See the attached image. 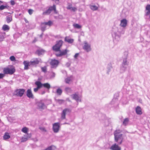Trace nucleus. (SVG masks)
<instances>
[{"label":"nucleus","instance_id":"f257e3e1","mask_svg":"<svg viewBox=\"0 0 150 150\" xmlns=\"http://www.w3.org/2000/svg\"><path fill=\"white\" fill-rule=\"evenodd\" d=\"M114 134L115 141L117 142L119 140H120V141L119 142L118 144H121L123 140L122 134L121 133V131L120 130H115L114 132Z\"/></svg>","mask_w":150,"mask_h":150},{"label":"nucleus","instance_id":"f03ea898","mask_svg":"<svg viewBox=\"0 0 150 150\" xmlns=\"http://www.w3.org/2000/svg\"><path fill=\"white\" fill-rule=\"evenodd\" d=\"M125 28H116L113 30V32L115 36H119L121 34H123L125 33Z\"/></svg>","mask_w":150,"mask_h":150},{"label":"nucleus","instance_id":"7ed1b4c3","mask_svg":"<svg viewBox=\"0 0 150 150\" xmlns=\"http://www.w3.org/2000/svg\"><path fill=\"white\" fill-rule=\"evenodd\" d=\"M54 11V13H57L56 6L54 4L52 6L50 7L47 10L43 12V15H49L51 13V11Z\"/></svg>","mask_w":150,"mask_h":150},{"label":"nucleus","instance_id":"20e7f679","mask_svg":"<svg viewBox=\"0 0 150 150\" xmlns=\"http://www.w3.org/2000/svg\"><path fill=\"white\" fill-rule=\"evenodd\" d=\"M63 42L61 40H59L57 42L56 44L52 47L53 50L56 51L58 52L60 50V48L63 44Z\"/></svg>","mask_w":150,"mask_h":150},{"label":"nucleus","instance_id":"39448f33","mask_svg":"<svg viewBox=\"0 0 150 150\" xmlns=\"http://www.w3.org/2000/svg\"><path fill=\"white\" fill-rule=\"evenodd\" d=\"M37 108L40 110H42L47 108L46 105L43 102L42 100H40L38 101L36 103Z\"/></svg>","mask_w":150,"mask_h":150},{"label":"nucleus","instance_id":"423d86ee","mask_svg":"<svg viewBox=\"0 0 150 150\" xmlns=\"http://www.w3.org/2000/svg\"><path fill=\"white\" fill-rule=\"evenodd\" d=\"M15 71V69L14 68H10L8 67L4 68L3 70L4 74L12 75Z\"/></svg>","mask_w":150,"mask_h":150},{"label":"nucleus","instance_id":"0eeeda50","mask_svg":"<svg viewBox=\"0 0 150 150\" xmlns=\"http://www.w3.org/2000/svg\"><path fill=\"white\" fill-rule=\"evenodd\" d=\"M60 127L59 122L55 123L53 125L52 129L55 133H58Z\"/></svg>","mask_w":150,"mask_h":150},{"label":"nucleus","instance_id":"6e6552de","mask_svg":"<svg viewBox=\"0 0 150 150\" xmlns=\"http://www.w3.org/2000/svg\"><path fill=\"white\" fill-rule=\"evenodd\" d=\"M59 63L58 60L55 59H52L50 62L51 67L52 68L55 69L58 66Z\"/></svg>","mask_w":150,"mask_h":150},{"label":"nucleus","instance_id":"1a4fd4ad","mask_svg":"<svg viewBox=\"0 0 150 150\" xmlns=\"http://www.w3.org/2000/svg\"><path fill=\"white\" fill-rule=\"evenodd\" d=\"M71 112V110L69 108H66L64 109L61 114V118L62 120H64L66 118V115L67 112Z\"/></svg>","mask_w":150,"mask_h":150},{"label":"nucleus","instance_id":"9d476101","mask_svg":"<svg viewBox=\"0 0 150 150\" xmlns=\"http://www.w3.org/2000/svg\"><path fill=\"white\" fill-rule=\"evenodd\" d=\"M68 51V50L67 49L62 51H61L60 50V51H58V52H59V53H56L55 54L57 57H60L62 56L65 55L67 54Z\"/></svg>","mask_w":150,"mask_h":150},{"label":"nucleus","instance_id":"9b49d317","mask_svg":"<svg viewBox=\"0 0 150 150\" xmlns=\"http://www.w3.org/2000/svg\"><path fill=\"white\" fill-rule=\"evenodd\" d=\"M25 91V90L24 89H19L16 90L15 91V92L17 96L21 97L23 96Z\"/></svg>","mask_w":150,"mask_h":150},{"label":"nucleus","instance_id":"f8f14e48","mask_svg":"<svg viewBox=\"0 0 150 150\" xmlns=\"http://www.w3.org/2000/svg\"><path fill=\"white\" fill-rule=\"evenodd\" d=\"M41 59H40L35 58L33 60L31 61L30 62V64L31 65H35L38 64L40 62H41Z\"/></svg>","mask_w":150,"mask_h":150},{"label":"nucleus","instance_id":"ddd939ff","mask_svg":"<svg viewBox=\"0 0 150 150\" xmlns=\"http://www.w3.org/2000/svg\"><path fill=\"white\" fill-rule=\"evenodd\" d=\"M127 24V21L125 18L123 19L120 21V25L121 27L125 28Z\"/></svg>","mask_w":150,"mask_h":150},{"label":"nucleus","instance_id":"4468645a","mask_svg":"<svg viewBox=\"0 0 150 150\" xmlns=\"http://www.w3.org/2000/svg\"><path fill=\"white\" fill-rule=\"evenodd\" d=\"M71 96L73 99L76 100L77 102L81 101V99L79 97L78 94L75 93L71 95Z\"/></svg>","mask_w":150,"mask_h":150},{"label":"nucleus","instance_id":"2eb2a0df","mask_svg":"<svg viewBox=\"0 0 150 150\" xmlns=\"http://www.w3.org/2000/svg\"><path fill=\"white\" fill-rule=\"evenodd\" d=\"M83 48L87 52H88L91 50L90 45L86 42H84V45L83 47Z\"/></svg>","mask_w":150,"mask_h":150},{"label":"nucleus","instance_id":"dca6fc26","mask_svg":"<svg viewBox=\"0 0 150 150\" xmlns=\"http://www.w3.org/2000/svg\"><path fill=\"white\" fill-rule=\"evenodd\" d=\"M128 55V53L127 52H125L124 53L125 57L123 59V62L122 63V65L126 66L127 65V56Z\"/></svg>","mask_w":150,"mask_h":150},{"label":"nucleus","instance_id":"f3484780","mask_svg":"<svg viewBox=\"0 0 150 150\" xmlns=\"http://www.w3.org/2000/svg\"><path fill=\"white\" fill-rule=\"evenodd\" d=\"M110 149L112 150H120L121 148L116 144H115L111 146Z\"/></svg>","mask_w":150,"mask_h":150},{"label":"nucleus","instance_id":"a211bd4d","mask_svg":"<svg viewBox=\"0 0 150 150\" xmlns=\"http://www.w3.org/2000/svg\"><path fill=\"white\" fill-rule=\"evenodd\" d=\"M74 79V77L72 76H71L66 78L65 79V82L67 84H69L70 82L72 81Z\"/></svg>","mask_w":150,"mask_h":150},{"label":"nucleus","instance_id":"6ab92c4d","mask_svg":"<svg viewBox=\"0 0 150 150\" xmlns=\"http://www.w3.org/2000/svg\"><path fill=\"white\" fill-rule=\"evenodd\" d=\"M26 95L27 96L30 98H33V95L32 93L31 90L28 89L27 91Z\"/></svg>","mask_w":150,"mask_h":150},{"label":"nucleus","instance_id":"aec40b11","mask_svg":"<svg viewBox=\"0 0 150 150\" xmlns=\"http://www.w3.org/2000/svg\"><path fill=\"white\" fill-rule=\"evenodd\" d=\"M136 113L139 115H141L142 114V112L141 107L139 106H137L135 109Z\"/></svg>","mask_w":150,"mask_h":150},{"label":"nucleus","instance_id":"412c9836","mask_svg":"<svg viewBox=\"0 0 150 150\" xmlns=\"http://www.w3.org/2000/svg\"><path fill=\"white\" fill-rule=\"evenodd\" d=\"M64 41L69 43H72L74 42V40L72 39L69 38V37H66L64 39Z\"/></svg>","mask_w":150,"mask_h":150},{"label":"nucleus","instance_id":"4be33fe9","mask_svg":"<svg viewBox=\"0 0 150 150\" xmlns=\"http://www.w3.org/2000/svg\"><path fill=\"white\" fill-rule=\"evenodd\" d=\"M23 63L25 66L24 68L25 69H28V66L31 65L30 64V62H29L27 61H24Z\"/></svg>","mask_w":150,"mask_h":150},{"label":"nucleus","instance_id":"5701e85b","mask_svg":"<svg viewBox=\"0 0 150 150\" xmlns=\"http://www.w3.org/2000/svg\"><path fill=\"white\" fill-rule=\"evenodd\" d=\"M127 68L126 66L123 65H122L120 67V73H123L125 71Z\"/></svg>","mask_w":150,"mask_h":150},{"label":"nucleus","instance_id":"b1692460","mask_svg":"<svg viewBox=\"0 0 150 150\" xmlns=\"http://www.w3.org/2000/svg\"><path fill=\"white\" fill-rule=\"evenodd\" d=\"M35 84L37 86V87L38 88H40L43 86V84L40 81H37L35 83Z\"/></svg>","mask_w":150,"mask_h":150},{"label":"nucleus","instance_id":"393cba45","mask_svg":"<svg viewBox=\"0 0 150 150\" xmlns=\"http://www.w3.org/2000/svg\"><path fill=\"white\" fill-rule=\"evenodd\" d=\"M41 30L43 32L46 29V26L45 25L44 23H42L41 24Z\"/></svg>","mask_w":150,"mask_h":150},{"label":"nucleus","instance_id":"a878e982","mask_svg":"<svg viewBox=\"0 0 150 150\" xmlns=\"http://www.w3.org/2000/svg\"><path fill=\"white\" fill-rule=\"evenodd\" d=\"M112 67L111 64H109L108 65L107 67V73L108 74L109 72L111 71V69H112Z\"/></svg>","mask_w":150,"mask_h":150},{"label":"nucleus","instance_id":"bb28decb","mask_svg":"<svg viewBox=\"0 0 150 150\" xmlns=\"http://www.w3.org/2000/svg\"><path fill=\"white\" fill-rule=\"evenodd\" d=\"M10 137V136L8 133H6L3 136L4 139L6 140L9 139Z\"/></svg>","mask_w":150,"mask_h":150},{"label":"nucleus","instance_id":"cd10ccee","mask_svg":"<svg viewBox=\"0 0 150 150\" xmlns=\"http://www.w3.org/2000/svg\"><path fill=\"white\" fill-rule=\"evenodd\" d=\"M129 121V119L128 118H126L124 120L122 124L126 126L128 124Z\"/></svg>","mask_w":150,"mask_h":150},{"label":"nucleus","instance_id":"c85d7f7f","mask_svg":"<svg viewBox=\"0 0 150 150\" xmlns=\"http://www.w3.org/2000/svg\"><path fill=\"white\" fill-rule=\"evenodd\" d=\"M36 52L38 55H40L44 53V51L42 50H37Z\"/></svg>","mask_w":150,"mask_h":150},{"label":"nucleus","instance_id":"c756f323","mask_svg":"<svg viewBox=\"0 0 150 150\" xmlns=\"http://www.w3.org/2000/svg\"><path fill=\"white\" fill-rule=\"evenodd\" d=\"M2 29L4 31L8 30L9 29V28L8 25H4L3 26Z\"/></svg>","mask_w":150,"mask_h":150},{"label":"nucleus","instance_id":"7c9ffc66","mask_svg":"<svg viewBox=\"0 0 150 150\" xmlns=\"http://www.w3.org/2000/svg\"><path fill=\"white\" fill-rule=\"evenodd\" d=\"M42 86H44L45 88H46L48 89H49L50 88V85L48 83H45L43 84Z\"/></svg>","mask_w":150,"mask_h":150},{"label":"nucleus","instance_id":"2f4dec72","mask_svg":"<svg viewBox=\"0 0 150 150\" xmlns=\"http://www.w3.org/2000/svg\"><path fill=\"white\" fill-rule=\"evenodd\" d=\"M90 8L93 11H96L98 10V7L95 5H90Z\"/></svg>","mask_w":150,"mask_h":150},{"label":"nucleus","instance_id":"473e14b6","mask_svg":"<svg viewBox=\"0 0 150 150\" xmlns=\"http://www.w3.org/2000/svg\"><path fill=\"white\" fill-rule=\"evenodd\" d=\"M9 7L8 6H4L2 5L0 6V10H2L5 8L8 9Z\"/></svg>","mask_w":150,"mask_h":150},{"label":"nucleus","instance_id":"72a5a7b5","mask_svg":"<svg viewBox=\"0 0 150 150\" xmlns=\"http://www.w3.org/2000/svg\"><path fill=\"white\" fill-rule=\"evenodd\" d=\"M73 26L75 28L77 29H80L81 28V26L79 24L76 23H75L73 24Z\"/></svg>","mask_w":150,"mask_h":150},{"label":"nucleus","instance_id":"f704fd0d","mask_svg":"<svg viewBox=\"0 0 150 150\" xmlns=\"http://www.w3.org/2000/svg\"><path fill=\"white\" fill-rule=\"evenodd\" d=\"M28 139V136H26L25 137H23L21 139V142H26Z\"/></svg>","mask_w":150,"mask_h":150},{"label":"nucleus","instance_id":"c9c22d12","mask_svg":"<svg viewBox=\"0 0 150 150\" xmlns=\"http://www.w3.org/2000/svg\"><path fill=\"white\" fill-rule=\"evenodd\" d=\"M65 90L67 93H71L72 91L71 88L69 87H66L65 89Z\"/></svg>","mask_w":150,"mask_h":150},{"label":"nucleus","instance_id":"e433bc0d","mask_svg":"<svg viewBox=\"0 0 150 150\" xmlns=\"http://www.w3.org/2000/svg\"><path fill=\"white\" fill-rule=\"evenodd\" d=\"M45 25L50 26L52 24V22L50 21H49L48 22H43Z\"/></svg>","mask_w":150,"mask_h":150},{"label":"nucleus","instance_id":"4c0bfd02","mask_svg":"<svg viewBox=\"0 0 150 150\" xmlns=\"http://www.w3.org/2000/svg\"><path fill=\"white\" fill-rule=\"evenodd\" d=\"M56 93L58 95H60L62 93V91L60 88H58L57 90Z\"/></svg>","mask_w":150,"mask_h":150},{"label":"nucleus","instance_id":"58836bf2","mask_svg":"<svg viewBox=\"0 0 150 150\" xmlns=\"http://www.w3.org/2000/svg\"><path fill=\"white\" fill-rule=\"evenodd\" d=\"M12 20V18L11 17L7 16L6 17V21L8 23L11 22Z\"/></svg>","mask_w":150,"mask_h":150},{"label":"nucleus","instance_id":"ea45409f","mask_svg":"<svg viewBox=\"0 0 150 150\" xmlns=\"http://www.w3.org/2000/svg\"><path fill=\"white\" fill-rule=\"evenodd\" d=\"M28 129L26 127H24L22 129V131L25 133H27Z\"/></svg>","mask_w":150,"mask_h":150},{"label":"nucleus","instance_id":"a19ab883","mask_svg":"<svg viewBox=\"0 0 150 150\" xmlns=\"http://www.w3.org/2000/svg\"><path fill=\"white\" fill-rule=\"evenodd\" d=\"M42 71L44 72L45 73L47 72V67L46 66H45L43 67H42L41 68Z\"/></svg>","mask_w":150,"mask_h":150},{"label":"nucleus","instance_id":"79ce46f5","mask_svg":"<svg viewBox=\"0 0 150 150\" xmlns=\"http://www.w3.org/2000/svg\"><path fill=\"white\" fill-rule=\"evenodd\" d=\"M56 100L57 102L60 104H62L64 102V100H62L57 99Z\"/></svg>","mask_w":150,"mask_h":150},{"label":"nucleus","instance_id":"37998d69","mask_svg":"<svg viewBox=\"0 0 150 150\" xmlns=\"http://www.w3.org/2000/svg\"><path fill=\"white\" fill-rule=\"evenodd\" d=\"M39 129L42 131L44 132H46L47 131V130L44 127H39Z\"/></svg>","mask_w":150,"mask_h":150},{"label":"nucleus","instance_id":"c03bdc74","mask_svg":"<svg viewBox=\"0 0 150 150\" xmlns=\"http://www.w3.org/2000/svg\"><path fill=\"white\" fill-rule=\"evenodd\" d=\"M10 59L12 61H14L16 60L15 57L13 56H12L10 57Z\"/></svg>","mask_w":150,"mask_h":150},{"label":"nucleus","instance_id":"a18cd8bd","mask_svg":"<svg viewBox=\"0 0 150 150\" xmlns=\"http://www.w3.org/2000/svg\"><path fill=\"white\" fill-rule=\"evenodd\" d=\"M33 11V10L32 9H29L28 10V12L29 14L30 15H31Z\"/></svg>","mask_w":150,"mask_h":150},{"label":"nucleus","instance_id":"49530a36","mask_svg":"<svg viewBox=\"0 0 150 150\" xmlns=\"http://www.w3.org/2000/svg\"><path fill=\"white\" fill-rule=\"evenodd\" d=\"M146 12L145 15L146 16H147L149 15L150 14V10H146Z\"/></svg>","mask_w":150,"mask_h":150},{"label":"nucleus","instance_id":"de8ad7c7","mask_svg":"<svg viewBox=\"0 0 150 150\" xmlns=\"http://www.w3.org/2000/svg\"><path fill=\"white\" fill-rule=\"evenodd\" d=\"M146 10H150V4L147 5L146 7Z\"/></svg>","mask_w":150,"mask_h":150},{"label":"nucleus","instance_id":"09e8293b","mask_svg":"<svg viewBox=\"0 0 150 150\" xmlns=\"http://www.w3.org/2000/svg\"><path fill=\"white\" fill-rule=\"evenodd\" d=\"M5 76L4 74L2 73H0V79H2Z\"/></svg>","mask_w":150,"mask_h":150},{"label":"nucleus","instance_id":"8fccbe9b","mask_svg":"<svg viewBox=\"0 0 150 150\" xmlns=\"http://www.w3.org/2000/svg\"><path fill=\"white\" fill-rule=\"evenodd\" d=\"M77 8L75 7H72L71 9V10L72 11H75L77 10Z\"/></svg>","mask_w":150,"mask_h":150},{"label":"nucleus","instance_id":"3c124183","mask_svg":"<svg viewBox=\"0 0 150 150\" xmlns=\"http://www.w3.org/2000/svg\"><path fill=\"white\" fill-rule=\"evenodd\" d=\"M11 4L12 5H14L15 4V1L13 0H11L10 1Z\"/></svg>","mask_w":150,"mask_h":150},{"label":"nucleus","instance_id":"603ef678","mask_svg":"<svg viewBox=\"0 0 150 150\" xmlns=\"http://www.w3.org/2000/svg\"><path fill=\"white\" fill-rule=\"evenodd\" d=\"M40 89L39 88H38L37 87L36 88H34V91L35 92H36L38 91V89Z\"/></svg>","mask_w":150,"mask_h":150},{"label":"nucleus","instance_id":"864d4df0","mask_svg":"<svg viewBox=\"0 0 150 150\" xmlns=\"http://www.w3.org/2000/svg\"><path fill=\"white\" fill-rule=\"evenodd\" d=\"M72 7L71 5H69L67 7V8L68 9H71Z\"/></svg>","mask_w":150,"mask_h":150},{"label":"nucleus","instance_id":"5fc2aeb1","mask_svg":"<svg viewBox=\"0 0 150 150\" xmlns=\"http://www.w3.org/2000/svg\"><path fill=\"white\" fill-rule=\"evenodd\" d=\"M55 73L53 72H52V75H51V77L52 78H54L55 77Z\"/></svg>","mask_w":150,"mask_h":150},{"label":"nucleus","instance_id":"6e6d98bb","mask_svg":"<svg viewBox=\"0 0 150 150\" xmlns=\"http://www.w3.org/2000/svg\"><path fill=\"white\" fill-rule=\"evenodd\" d=\"M52 1H55V3L57 4H58L59 3V0H52Z\"/></svg>","mask_w":150,"mask_h":150},{"label":"nucleus","instance_id":"4d7b16f0","mask_svg":"<svg viewBox=\"0 0 150 150\" xmlns=\"http://www.w3.org/2000/svg\"><path fill=\"white\" fill-rule=\"evenodd\" d=\"M71 64V63L69 62H67L66 64V66L67 67H69Z\"/></svg>","mask_w":150,"mask_h":150},{"label":"nucleus","instance_id":"13d9d810","mask_svg":"<svg viewBox=\"0 0 150 150\" xmlns=\"http://www.w3.org/2000/svg\"><path fill=\"white\" fill-rule=\"evenodd\" d=\"M79 53H76L75 54V55H74V57L75 58H76L77 57H78V55H79Z\"/></svg>","mask_w":150,"mask_h":150},{"label":"nucleus","instance_id":"bf43d9fd","mask_svg":"<svg viewBox=\"0 0 150 150\" xmlns=\"http://www.w3.org/2000/svg\"><path fill=\"white\" fill-rule=\"evenodd\" d=\"M58 19H62L63 18V16H62L61 15H59L58 16Z\"/></svg>","mask_w":150,"mask_h":150},{"label":"nucleus","instance_id":"052dcab7","mask_svg":"<svg viewBox=\"0 0 150 150\" xmlns=\"http://www.w3.org/2000/svg\"><path fill=\"white\" fill-rule=\"evenodd\" d=\"M26 136H28V139L29 138H30L31 137V134H27V135Z\"/></svg>","mask_w":150,"mask_h":150},{"label":"nucleus","instance_id":"680f3d73","mask_svg":"<svg viewBox=\"0 0 150 150\" xmlns=\"http://www.w3.org/2000/svg\"><path fill=\"white\" fill-rule=\"evenodd\" d=\"M3 40V38L0 37V42L2 41Z\"/></svg>","mask_w":150,"mask_h":150},{"label":"nucleus","instance_id":"e2e57ef3","mask_svg":"<svg viewBox=\"0 0 150 150\" xmlns=\"http://www.w3.org/2000/svg\"><path fill=\"white\" fill-rule=\"evenodd\" d=\"M37 40H36V38H35V39L33 41V43H34L35 42H36V41H37Z\"/></svg>","mask_w":150,"mask_h":150},{"label":"nucleus","instance_id":"0e129e2a","mask_svg":"<svg viewBox=\"0 0 150 150\" xmlns=\"http://www.w3.org/2000/svg\"><path fill=\"white\" fill-rule=\"evenodd\" d=\"M25 22L26 23H28V21L26 19H25Z\"/></svg>","mask_w":150,"mask_h":150},{"label":"nucleus","instance_id":"69168bd1","mask_svg":"<svg viewBox=\"0 0 150 150\" xmlns=\"http://www.w3.org/2000/svg\"><path fill=\"white\" fill-rule=\"evenodd\" d=\"M43 35V33H42L41 35H40V37L41 38H42V36Z\"/></svg>","mask_w":150,"mask_h":150},{"label":"nucleus","instance_id":"338daca9","mask_svg":"<svg viewBox=\"0 0 150 150\" xmlns=\"http://www.w3.org/2000/svg\"><path fill=\"white\" fill-rule=\"evenodd\" d=\"M55 18L56 19H58V16H55Z\"/></svg>","mask_w":150,"mask_h":150},{"label":"nucleus","instance_id":"774afa93","mask_svg":"<svg viewBox=\"0 0 150 150\" xmlns=\"http://www.w3.org/2000/svg\"><path fill=\"white\" fill-rule=\"evenodd\" d=\"M2 2L1 1H0V4H2Z\"/></svg>","mask_w":150,"mask_h":150}]
</instances>
